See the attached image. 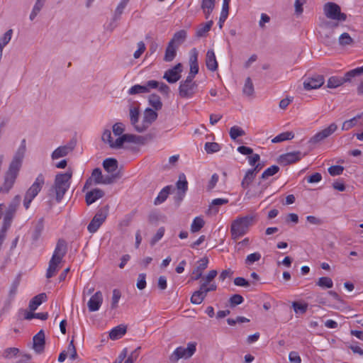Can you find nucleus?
I'll use <instances>...</instances> for the list:
<instances>
[{
  "mask_svg": "<svg viewBox=\"0 0 363 363\" xmlns=\"http://www.w3.org/2000/svg\"><path fill=\"white\" fill-rule=\"evenodd\" d=\"M344 84V80L340 77L333 76L330 77L327 83V86L328 88L335 89L337 88Z\"/></svg>",
  "mask_w": 363,
  "mask_h": 363,
  "instance_id": "48",
  "label": "nucleus"
},
{
  "mask_svg": "<svg viewBox=\"0 0 363 363\" xmlns=\"http://www.w3.org/2000/svg\"><path fill=\"white\" fill-rule=\"evenodd\" d=\"M243 93L247 96H252L254 93V86L252 82L250 77H247L245 80L243 89Z\"/></svg>",
  "mask_w": 363,
  "mask_h": 363,
  "instance_id": "55",
  "label": "nucleus"
},
{
  "mask_svg": "<svg viewBox=\"0 0 363 363\" xmlns=\"http://www.w3.org/2000/svg\"><path fill=\"white\" fill-rule=\"evenodd\" d=\"M352 43L353 40L347 33H343L339 37V43L342 46L351 45Z\"/></svg>",
  "mask_w": 363,
  "mask_h": 363,
  "instance_id": "60",
  "label": "nucleus"
},
{
  "mask_svg": "<svg viewBox=\"0 0 363 363\" xmlns=\"http://www.w3.org/2000/svg\"><path fill=\"white\" fill-rule=\"evenodd\" d=\"M125 125L122 123H116L113 125V133L118 136L115 140L112 138L111 132L106 130L102 135V140L112 148H121L125 143L139 144L142 143L143 138L133 134H123Z\"/></svg>",
  "mask_w": 363,
  "mask_h": 363,
  "instance_id": "1",
  "label": "nucleus"
},
{
  "mask_svg": "<svg viewBox=\"0 0 363 363\" xmlns=\"http://www.w3.org/2000/svg\"><path fill=\"white\" fill-rule=\"evenodd\" d=\"M104 193L102 190L94 189L86 194L85 199L87 205H91L96 202L98 199L102 198Z\"/></svg>",
  "mask_w": 363,
  "mask_h": 363,
  "instance_id": "27",
  "label": "nucleus"
},
{
  "mask_svg": "<svg viewBox=\"0 0 363 363\" xmlns=\"http://www.w3.org/2000/svg\"><path fill=\"white\" fill-rule=\"evenodd\" d=\"M104 301L101 291L95 292L87 302V307L90 312H95L100 309Z\"/></svg>",
  "mask_w": 363,
  "mask_h": 363,
  "instance_id": "19",
  "label": "nucleus"
},
{
  "mask_svg": "<svg viewBox=\"0 0 363 363\" xmlns=\"http://www.w3.org/2000/svg\"><path fill=\"white\" fill-rule=\"evenodd\" d=\"M93 182L96 184H108L111 182V180H108V181L104 180L101 170L99 168H96L93 170L91 177H89L86 180V182L84 186V189H89L92 185Z\"/></svg>",
  "mask_w": 363,
  "mask_h": 363,
  "instance_id": "20",
  "label": "nucleus"
},
{
  "mask_svg": "<svg viewBox=\"0 0 363 363\" xmlns=\"http://www.w3.org/2000/svg\"><path fill=\"white\" fill-rule=\"evenodd\" d=\"M323 11L328 18L345 21L347 18L345 13L341 12L339 5L333 2H328L323 6Z\"/></svg>",
  "mask_w": 363,
  "mask_h": 363,
  "instance_id": "9",
  "label": "nucleus"
},
{
  "mask_svg": "<svg viewBox=\"0 0 363 363\" xmlns=\"http://www.w3.org/2000/svg\"><path fill=\"white\" fill-rule=\"evenodd\" d=\"M178 90L182 98L191 99L198 91V84L194 79L186 77L184 80L180 82Z\"/></svg>",
  "mask_w": 363,
  "mask_h": 363,
  "instance_id": "7",
  "label": "nucleus"
},
{
  "mask_svg": "<svg viewBox=\"0 0 363 363\" xmlns=\"http://www.w3.org/2000/svg\"><path fill=\"white\" fill-rule=\"evenodd\" d=\"M213 24V21H208V22L200 25L196 30V36L199 38L205 36L206 34L211 30Z\"/></svg>",
  "mask_w": 363,
  "mask_h": 363,
  "instance_id": "44",
  "label": "nucleus"
},
{
  "mask_svg": "<svg viewBox=\"0 0 363 363\" xmlns=\"http://www.w3.org/2000/svg\"><path fill=\"white\" fill-rule=\"evenodd\" d=\"M103 166L106 172L112 173L116 170L118 167V162L114 158H107L104 160Z\"/></svg>",
  "mask_w": 363,
  "mask_h": 363,
  "instance_id": "38",
  "label": "nucleus"
},
{
  "mask_svg": "<svg viewBox=\"0 0 363 363\" xmlns=\"http://www.w3.org/2000/svg\"><path fill=\"white\" fill-rule=\"evenodd\" d=\"M228 12H229V5L222 4V9H221L219 21H218V25L220 28L223 27L224 22L228 18Z\"/></svg>",
  "mask_w": 363,
  "mask_h": 363,
  "instance_id": "53",
  "label": "nucleus"
},
{
  "mask_svg": "<svg viewBox=\"0 0 363 363\" xmlns=\"http://www.w3.org/2000/svg\"><path fill=\"white\" fill-rule=\"evenodd\" d=\"M157 85L156 80H150L144 85L135 84L131 86L128 93L130 95H135L138 94L148 93L151 89H155Z\"/></svg>",
  "mask_w": 363,
  "mask_h": 363,
  "instance_id": "14",
  "label": "nucleus"
},
{
  "mask_svg": "<svg viewBox=\"0 0 363 363\" xmlns=\"http://www.w3.org/2000/svg\"><path fill=\"white\" fill-rule=\"evenodd\" d=\"M26 152V140L21 141V144L16 152L12 161H16L17 163L22 164V161Z\"/></svg>",
  "mask_w": 363,
  "mask_h": 363,
  "instance_id": "40",
  "label": "nucleus"
},
{
  "mask_svg": "<svg viewBox=\"0 0 363 363\" xmlns=\"http://www.w3.org/2000/svg\"><path fill=\"white\" fill-rule=\"evenodd\" d=\"M199 52L196 48H192L189 52V67L190 70L186 77L194 79L199 72V63H198Z\"/></svg>",
  "mask_w": 363,
  "mask_h": 363,
  "instance_id": "16",
  "label": "nucleus"
},
{
  "mask_svg": "<svg viewBox=\"0 0 363 363\" xmlns=\"http://www.w3.org/2000/svg\"><path fill=\"white\" fill-rule=\"evenodd\" d=\"M71 178V172H67L65 173L56 175L54 188L56 193V199L57 201H60L62 200L64 195L69 189Z\"/></svg>",
  "mask_w": 363,
  "mask_h": 363,
  "instance_id": "3",
  "label": "nucleus"
},
{
  "mask_svg": "<svg viewBox=\"0 0 363 363\" xmlns=\"http://www.w3.org/2000/svg\"><path fill=\"white\" fill-rule=\"evenodd\" d=\"M66 252L67 243L64 240L60 239L57 242L52 258L56 259L62 262L63 257L66 255Z\"/></svg>",
  "mask_w": 363,
  "mask_h": 363,
  "instance_id": "23",
  "label": "nucleus"
},
{
  "mask_svg": "<svg viewBox=\"0 0 363 363\" xmlns=\"http://www.w3.org/2000/svg\"><path fill=\"white\" fill-rule=\"evenodd\" d=\"M196 350V343L190 342L187 344L186 347H178L170 355V360L177 362L180 359H189L193 356Z\"/></svg>",
  "mask_w": 363,
  "mask_h": 363,
  "instance_id": "8",
  "label": "nucleus"
},
{
  "mask_svg": "<svg viewBox=\"0 0 363 363\" xmlns=\"http://www.w3.org/2000/svg\"><path fill=\"white\" fill-rule=\"evenodd\" d=\"M21 164L16 161H11L9 169L4 177V182L0 187V191L8 192L13 186L16 179L18 174Z\"/></svg>",
  "mask_w": 363,
  "mask_h": 363,
  "instance_id": "6",
  "label": "nucleus"
},
{
  "mask_svg": "<svg viewBox=\"0 0 363 363\" xmlns=\"http://www.w3.org/2000/svg\"><path fill=\"white\" fill-rule=\"evenodd\" d=\"M157 118V113L155 111L151 108H147L143 115V118L141 122V126L137 127L138 132L142 133L145 130L149 125L154 122Z\"/></svg>",
  "mask_w": 363,
  "mask_h": 363,
  "instance_id": "17",
  "label": "nucleus"
},
{
  "mask_svg": "<svg viewBox=\"0 0 363 363\" xmlns=\"http://www.w3.org/2000/svg\"><path fill=\"white\" fill-rule=\"evenodd\" d=\"M127 331V328L123 325H120L112 328L109 333L111 340H116L121 338Z\"/></svg>",
  "mask_w": 363,
  "mask_h": 363,
  "instance_id": "30",
  "label": "nucleus"
},
{
  "mask_svg": "<svg viewBox=\"0 0 363 363\" xmlns=\"http://www.w3.org/2000/svg\"><path fill=\"white\" fill-rule=\"evenodd\" d=\"M182 72V65L178 63L174 65L172 68L167 69L163 76L169 83H175L181 77V73Z\"/></svg>",
  "mask_w": 363,
  "mask_h": 363,
  "instance_id": "18",
  "label": "nucleus"
},
{
  "mask_svg": "<svg viewBox=\"0 0 363 363\" xmlns=\"http://www.w3.org/2000/svg\"><path fill=\"white\" fill-rule=\"evenodd\" d=\"M45 0H37L30 15V20H33L43 6Z\"/></svg>",
  "mask_w": 363,
  "mask_h": 363,
  "instance_id": "58",
  "label": "nucleus"
},
{
  "mask_svg": "<svg viewBox=\"0 0 363 363\" xmlns=\"http://www.w3.org/2000/svg\"><path fill=\"white\" fill-rule=\"evenodd\" d=\"M121 297V293L118 289H113V294L111 298V308H116L118 305V302L120 301V298Z\"/></svg>",
  "mask_w": 363,
  "mask_h": 363,
  "instance_id": "57",
  "label": "nucleus"
},
{
  "mask_svg": "<svg viewBox=\"0 0 363 363\" xmlns=\"http://www.w3.org/2000/svg\"><path fill=\"white\" fill-rule=\"evenodd\" d=\"M362 74H363V66L357 67L355 69L347 72L345 74L344 77H342V79L344 80L345 84L347 82H350L352 77H354L357 75H360Z\"/></svg>",
  "mask_w": 363,
  "mask_h": 363,
  "instance_id": "42",
  "label": "nucleus"
},
{
  "mask_svg": "<svg viewBox=\"0 0 363 363\" xmlns=\"http://www.w3.org/2000/svg\"><path fill=\"white\" fill-rule=\"evenodd\" d=\"M208 259L207 257L201 258L198 262V266L193 270L191 279L199 280L201 279L203 272L208 267Z\"/></svg>",
  "mask_w": 363,
  "mask_h": 363,
  "instance_id": "24",
  "label": "nucleus"
},
{
  "mask_svg": "<svg viewBox=\"0 0 363 363\" xmlns=\"http://www.w3.org/2000/svg\"><path fill=\"white\" fill-rule=\"evenodd\" d=\"M130 0H121L115 11V18H117L123 13L124 9Z\"/></svg>",
  "mask_w": 363,
  "mask_h": 363,
  "instance_id": "63",
  "label": "nucleus"
},
{
  "mask_svg": "<svg viewBox=\"0 0 363 363\" xmlns=\"http://www.w3.org/2000/svg\"><path fill=\"white\" fill-rule=\"evenodd\" d=\"M45 184V177L43 174H40L35 179V182L26 191L24 199L23 206L27 210L29 208L31 202L41 191Z\"/></svg>",
  "mask_w": 363,
  "mask_h": 363,
  "instance_id": "5",
  "label": "nucleus"
},
{
  "mask_svg": "<svg viewBox=\"0 0 363 363\" xmlns=\"http://www.w3.org/2000/svg\"><path fill=\"white\" fill-rule=\"evenodd\" d=\"M149 103L155 110H160L162 107V103L159 96L152 94L149 97Z\"/></svg>",
  "mask_w": 363,
  "mask_h": 363,
  "instance_id": "51",
  "label": "nucleus"
},
{
  "mask_svg": "<svg viewBox=\"0 0 363 363\" xmlns=\"http://www.w3.org/2000/svg\"><path fill=\"white\" fill-rule=\"evenodd\" d=\"M171 186H166L164 187L158 194L157 196L155 199V204L159 205L163 203L167 198L170 193Z\"/></svg>",
  "mask_w": 363,
  "mask_h": 363,
  "instance_id": "39",
  "label": "nucleus"
},
{
  "mask_svg": "<svg viewBox=\"0 0 363 363\" xmlns=\"http://www.w3.org/2000/svg\"><path fill=\"white\" fill-rule=\"evenodd\" d=\"M328 170L331 176H338L342 174L344 167L340 165H333Z\"/></svg>",
  "mask_w": 363,
  "mask_h": 363,
  "instance_id": "62",
  "label": "nucleus"
},
{
  "mask_svg": "<svg viewBox=\"0 0 363 363\" xmlns=\"http://www.w3.org/2000/svg\"><path fill=\"white\" fill-rule=\"evenodd\" d=\"M216 0H202L201 9L204 13L205 18L208 19L215 7Z\"/></svg>",
  "mask_w": 363,
  "mask_h": 363,
  "instance_id": "31",
  "label": "nucleus"
},
{
  "mask_svg": "<svg viewBox=\"0 0 363 363\" xmlns=\"http://www.w3.org/2000/svg\"><path fill=\"white\" fill-rule=\"evenodd\" d=\"M229 134H230L231 139L235 140L238 137L245 135V133L239 126L234 125L230 128Z\"/></svg>",
  "mask_w": 363,
  "mask_h": 363,
  "instance_id": "54",
  "label": "nucleus"
},
{
  "mask_svg": "<svg viewBox=\"0 0 363 363\" xmlns=\"http://www.w3.org/2000/svg\"><path fill=\"white\" fill-rule=\"evenodd\" d=\"M362 117V113L357 114L354 117L346 120L342 123L341 129L343 131H347L356 126L358 123L359 120Z\"/></svg>",
  "mask_w": 363,
  "mask_h": 363,
  "instance_id": "35",
  "label": "nucleus"
},
{
  "mask_svg": "<svg viewBox=\"0 0 363 363\" xmlns=\"http://www.w3.org/2000/svg\"><path fill=\"white\" fill-rule=\"evenodd\" d=\"M60 263H61V261L51 257V259L49 262L48 268L47 272H46L47 278L49 279L55 275V274L58 271V266Z\"/></svg>",
  "mask_w": 363,
  "mask_h": 363,
  "instance_id": "32",
  "label": "nucleus"
},
{
  "mask_svg": "<svg viewBox=\"0 0 363 363\" xmlns=\"http://www.w3.org/2000/svg\"><path fill=\"white\" fill-rule=\"evenodd\" d=\"M186 38V32L184 30H180L174 34L172 38L169 43L176 45L178 47L185 40Z\"/></svg>",
  "mask_w": 363,
  "mask_h": 363,
  "instance_id": "37",
  "label": "nucleus"
},
{
  "mask_svg": "<svg viewBox=\"0 0 363 363\" xmlns=\"http://www.w3.org/2000/svg\"><path fill=\"white\" fill-rule=\"evenodd\" d=\"M72 150L71 146L64 145L57 147L52 154V160H57L68 155Z\"/></svg>",
  "mask_w": 363,
  "mask_h": 363,
  "instance_id": "33",
  "label": "nucleus"
},
{
  "mask_svg": "<svg viewBox=\"0 0 363 363\" xmlns=\"http://www.w3.org/2000/svg\"><path fill=\"white\" fill-rule=\"evenodd\" d=\"M337 130V124L335 123H332L328 126L317 132L314 135H313L310 138L309 143L311 144H317L332 135Z\"/></svg>",
  "mask_w": 363,
  "mask_h": 363,
  "instance_id": "11",
  "label": "nucleus"
},
{
  "mask_svg": "<svg viewBox=\"0 0 363 363\" xmlns=\"http://www.w3.org/2000/svg\"><path fill=\"white\" fill-rule=\"evenodd\" d=\"M20 350L17 347H7L3 350L1 356L4 359H11L18 355Z\"/></svg>",
  "mask_w": 363,
  "mask_h": 363,
  "instance_id": "43",
  "label": "nucleus"
},
{
  "mask_svg": "<svg viewBox=\"0 0 363 363\" xmlns=\"http://www.w3.org/2000/svg\"><path fill=\"white\" fill-rule=\"evenodd\" d=\"M316 285L321 289H331L333 286V281L328 277H322L316 281Z\"/></svg>",
  "mask_w": 363,
  "mask_h": 363,
  "instance_id": "46",
  "label": "nucleus"
},
{
  "mask_svg": "<svg viewBox=\"0 0 363 363\" xmlns=\"http://www.w3.org/2000/svg\"><path fill=\"white\" fill-rule=\"evenodd\" d=\"M206 152L208 154L217 152L220 150V145L214 142H207L204 145Z\"/></svg>",
  "mask_w": 363,
  "mask_h": 363,
  "instance_id": "52",
  "label": "nucleus"
},
{
  "mask_svg": "<svg viewBox=\"0 0 363 363\" xmlns=\"http://www.w3.org/2000/svg\"><path fill=\"white\" fill-rule=\"evenodd\" d=\"M217 274L218 272L215 269L209 271L206 276L201 277L199 288L207 293L216 291L217 289V284L214 281V279Z\"/></svg>",
  "mask_w": 363,
  "mask_h": 363,
  "instance_id": "12",
  "label": "nucleus"
},
{
  "mask_svg": "<svg viewBox=\"0 0 363 363\" xmlns=\"http://www.w3.org/2000/svg\"><path fill=\"white\" fill-rule=\"evenodd\" d=\"M137 46L138 49L135 51L133 54V57L135 59H138L146 49L145 45L143 41H140L139 43H138Z\"/></svg>",
  "mask_w": 363,
  "mask_h": 363,
  "instance_id": "64",
  "label": "nucleus"
},
{
  "mask_svg": "<svg viewBox=\"0 0 363 363\" xmlns=\"http://www.w3.org/2000/svg\"><path fill=\"white\" fill-rule=\"evenodd\" d=\"M165 229L164 227H160L156 234L151 238L150 244L151 246H154L158 241H160L164 235Z\"/></svg>",
  "mask_w": 363,
  "mask_h": 363,
  "instance_id": "56",
  "label": "nucleus"
},
{
  "mask_svg": "<svg viewBox=\"0 0 363 363\" xmlns=\"http://www.w3.org/2000/svg\"><path fill=\"white\" fill-rule=\"evenodd\" d=\"M323 84V77L318 75L306 79L303 82V86L306 90H311L320 88Z\"/></svg>",
  "mask_w": 363,
  "mask_h": 363,
  "instance_id": "21",
  "label": "nucleus"
},
{
  "mask_svg": "<svg viewBox=\"0 0 363 363\" xmlns=\"http://www.w3.org/2000/svg\"><path fill=\"white\" fill-rule=\"evenodd\" d=\"M108 216L106 211L100 209L91 219L87 226V230L90 233H95L101 225L105 222Z\"/></svg>",
  "mask_w": 363,
  "mask_h": 363,
  "instance_id": "13",
  "label": "nucleus"
},
{
  "mask_svg": "<svg viewBox=\"0 0 363 363\" xmlns=\"http://www.w3.org/2000/svg\"><path fill=\"white\" fill-rule=\"evenodd\" d=\"M294 138V133L291 132V131H287V132H284V133H281L277 135L276 137H274L272 140V142L274 143H277L283 142L285 140H291Z\"/></svg>",
  "mask_w": 363,
  "mask_h": 363,
  "instance_id": "45",
  "label": "nucleus"
},
{
  "mask_svg": "<svg viewBox=\"0 0 363 363\" xmlns=\"http://www.w3.org/2000/svg\"><path fill=\"white\" fill-rule=\"evenodd\" d=\"M301 160L299 152H293L284 154L280 156L279 162L284 165L295 163Z\"/></svg>",
  "mask_w": 363,
  "mask_h": 363,
  "instance_id": "25",
  "label": "nucleus"
},
{
  "mask_svg": "<svg viewBox=\"0 0 363 363\" xmlns=\"http://www.w3.org/2000/svg\"><path fill=\"white\" fill-rule=\"evenodd\" d=\"M26 152V140L21 141V144L16 152L12 161H16L17 163L22 164V161Z\"/></svg>",
  "mask_w": 363,
  "mask_h": 363,
  "instance_id": "41",
  "label": "nucleus"
},
{
  "mask_svg": "<svg viewBox=\"0 0 363 363\" xmlns=\"http://www.w3.org/2000/svg\"><path fill=\"white\" fill-rule=\"evenodd\" d=\"M47 296L45 293H41L34 296L29 302V309L31 311H35L39 306L46 301Z\"/></svg>",
  "mask_w": 363,
  "mask_h": 363,
  "instance_id": "29",
  "label": "nucleus"
},
{
  "mask_svg": "<svg viewBox=\"0 0 363 363\" xmlns=\"http://www.w3.org/2000/svg\"><path fill=\"white\" fill-rule=\"evenodd\" d=\"M206 65L210 71L214 72L218 69V62L213 50H208L206 52Z\"/></svg>",
  "mask_w": 363,
  "mask_h": 363,
  "instance_id": "26",
  "label": "nucleus"
},
{
  "mask_svg": "<svg viewBox=\"0 0 363 363\" xmlns=\"http://www.w3.org/2000/svg\"><path fill=\"white\" fill-rule=\"evenodd\" d=\"M256 216L255 215H247L245 216L238 217L235 219L230 225V233L232 239L238 240L242 236L247 233L250 227L253 225Z\"/></svg>",
  "mask_w": 363,
  "mask_h": 363,
  "instance_id": "2",
  "label": "nucleus"
},
{
  "mask_svg": "<svg viewBox=\"0 0 363 363\" xmlns=\"http://www.w3.org/2000/svg\"><path fill=\"white\" fill-rule=\"evenodd\" d=\"M204 225V220L201 217H196L191 225L192 233L199 232Z\"/></svg>",
  "mask_w": 363,
  "mask_h": 363,
  "instance_id": "50",
  "label": "nucleus"
},
{
  "mask_svg": "<svg viewBox=\"0 0 363 363\" xmlns=\"http://www.w3.org/2000/svg\"><path fill=\"white\" fill-rule=\"evenodd\" d=\"M279 170V167L277 165H272L266 169L262 174V179H266L269 177L273 176L277 174Z\"/></svg>",
  "mask_w": 363,
  "mask_h": 363,
  "instance_id": "59",
  "label": "nucleus"
},
{
  "mask_svg": "<svg viewBox=\"0 0 363 363\" xmlns=\"http://www.w3.org/2000/svg\"><path fill=\"white\" fill-rule=\"evenodd\" d=\"M21 201V197L17 195L14 197L13 201L9 203L7 210L6 211L4 222L1 228L9 229L11 226L13 217L17 210Z\"/></svg>",
  "mask_w": 363,
  "mask_h": 363,
  "instance_id": "10",
  "label": "nucleus"
},
{
  "mask_svg": "<svg viewBox=\"0 0 363 363\" xmlns=\"http://www.w3.org/2000/svg\"><path fill=\"white\" fill-rule=\"evenodd\" d=\"M177 48L176 45L168 43L164 56V60L165 62H172L174 59L177 55Z\"/></svg>",
  "mask_w": 363,
  "mask_h": 363,
  "instance_id": "34",
  "label": "nucleus"
},
{
  "mask_svg": "<svg viewBox=\"0 0 363 363\" xmlns=\"http://www.w3.org/2000/svg\"><path fill=\"white\" fill-rule=\"evenodd\" d=\"M261 259V254L259 252H254L248 255L245 259V263L248 265L259 261Z\"/></svg>",
  "mask_w": 363,
  "mask_h": 363,
  "instance_id": "61",
  "label": "nucleus"
},
{
  "mask_svg": "<svg viewBox=\"0 0 363 363\" xmlns=\"http://www.w3.org/2000/svg\"><path fill=\"white\" fill-rule=\"evenodd\" d=\"M67 354V357L70 359L74 360L78 357L77 350L74 344V340L72 339L67 347V349L64 350Z\"/></svg>",
  "mask_w": 363,
  "mask_h": 363,
  "instance_id": "49",
  "label": "nucleus"
},
{
  "mask_svg": "<svg viewBox=\"0 0 363 363\" xmlns=\"http://www.w3.org/2000/svg\"><path fill=\"white\" fill-rule=\"evenodd\" d=\"M45 184V177L43 174H40L35 179V182L26 191L24 199L23 206L27 210L29 208L31 202L41 191Z\"/></svg>",
  "mask_w": 363,
  "mask_h": 363,
  "instance_id": "4",
  "label": "nucleus"
},
{
  "mask_svg": "<svg viewBox=\"0 0 363 363\" xmlns=\"http://www.w3.org/2000/svg\"><path fill=\"white\" fill-rule=\"evenodd\" d=\"M33 348L38 354L43 352L45 348V333L43 330H40L33 338Z\"/></svg>",
  "mask_w": 363,
  "mask_h": 363,
  "instance_id": "22",
  "label": "nucleus"
},
{
  "mask_svg": "<svg viewBox=\"0 0 363 363\" xmlns=\"http://www.w3.org/2000/svg\"><path fill=\"white\" fill-rule=\"evenodd\" d=\"M262 164H257L254 168L248 169L241 182V186L247 189L256 177L257 174L262 169Z\"/></svg>",
  "mask_w": 363,
  "mask_h": 363,
  "instance_id": "15",
  "label": "nucleus"
},
{
  "mask_svg": "<svg viewBox=\"0 0 363 363\" xmlns=\"http://www.w3.org/2000/svg\"><path fill=\"white\" fill-rule=\"evenodd\" d=\"M207 292L204 291L203 290H201V289L199 288V290L194 291L193 294L191 296V302L193 304L199 305L201 304L203 300L205 299Z\"/></svg>",
  "mask_w": 363,
  "mask_h": 363,
  "instance_id": "36",
  "label": "nucleus"
},
{
  "mask_svg": "<svg viewBox=\"0 0 363 363\" xmlns=\"http://www.w3.org/2000/svg\"><path fill=\"white\" fill-rule=\"evenodd\" d=\"M177 188L178 191H182V194H184L188 189V182L184 174H180L179 180L177 182Z\"/></svg>",
  "mask_w": 363,
  "mask_h": 363,
  "instance_id": "47",
  "label": "nucleus"
},
{
  "mask_svg": "<svg viewBox=\"0 0 363 363\" xmlns=\"http://www.w3.org/2000/svg\"><path fill=\"white\" fill-rule=\"evenodd\" d=\"M130 121L133 125L135 130L138 131V128L141 126V123L139 122L140 110L138 106H131L129 111Z\"/></svg>",
  "mask_w": 363,
  "mask_h": 363,
  "instance_id": "28",
  "label": "nucleus"
}]
</instances>
